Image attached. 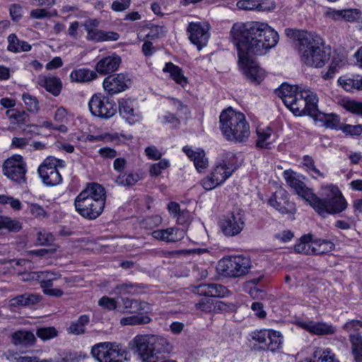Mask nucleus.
Wrapping results in <instances>:
<instances>
[{
	"label": "nucleus",
	"mask_w": 362,
	"mask_h": 362,
	"mask_svg": "<svg viewBox=\"0 0 362 362\" xmlns=\"http://www.w3.org/2000/svg\"><path fill=\"white\" fill-rule=\"evenodd\" d=\"M295 175L291 170L284 171L287 185L308 202L320 216L326 218L329 215L338 214L347 208V202L338 187L333 185L323 187L321 197H317Z\"/></svg>",
	"instance_id": "obj_1"
},
{
	"label": "nucleus",
	"mask_w": 362,
	"mask_h": 362,
	"mask_svg": "<svg viewBox=\"0 0 362 362\" xmlns=\"http://www.w3.org/2000/svg\"><path fill=\"white\" fill-rule=\"evenodd\" d=\"M285 34L298 42L300 59L306 65L320 68L329 60L330 48L325 47L323 40L319 35L292 28H286Z\"/></svg>",
	"instance_id": "obj_2"
},
{
	"label": "nucleus",
	"mask_w": 362,
	"mask_h": 362,
	"mask_svg": "<svg viewBox=\"0 0 362 362\" xmlns=\"http://www.w3.org/2000/svg\"><path fill=\"white\" fill-rule=\"evenodd\" d=\"M219 124L221 133L227 141L243 142L247 140V121L243 113L229 107L221 112Z\"/></svg>",
	"instance_id": "obj_3"
},
{
	"label": "nucleus",
	"mask_w": 362,
	"mask_h": 362,
	"mask_svg": "<svg viewBox=\"0 0 362 362\" xmlns=\"http://www.w3.org/2000/svg\"><path fill=\"white\" fill-rule=\"evenodd\" d=\"M132 344L135 351L146 362H157L158 354L171 350L168 339L158 335H138L134 338Z\"/></svg>",
	"instance_id": "obj_4"
},
{
	"label": "nucleus",
	"mask_w": 362,
	"mask_h": 362,
	"mask_svg": "<svg viewBox=\"0 0 362 362\" xmlns=\"http://www.w3.org/2000/svg\"><path fill=\"white\" fill-rule=\"evenodd\" d=\"M279 41V35L267 23H250V54L257 56L266 54L275 47Z\"/></svg>",
	"instance_id": "obj_5"
},
{
	"label": "nucleus",
	"mask_w": 362,
	"mask_h": 362,
	"mask_svg": "<svg viewBox=\"0 0 362 362\" xmlns=\"http://www.w3.org/2000/svg\"><path fill=\"white\" fill-rule=\"evenodd\" d=\"M230 35L238 50L239 69L246 78H249V28L247 23H234Z\"/></svg>",
	"instance_id": "obj_6"
},
{
	"label": "nucleus",
	"mask_w": 362,
	"mask_h": 362,
	"mask_svg": "<svg viewBox=\"0 0 362 362\" xmlns=\"http://www.w3.org/2000/svg\"><path fill=\"white\" fill-rule=\"evenodd\" d=\"M90 354L98 362H123L127 352L115 342H100L91 347Z\"/></svg>",
	"instance_id": "obj_7"
},
{
	"label": "nucleus",
	"mask_w": 362,
	"mask_h": 362,
	"mask_svg": "<svg viewBox=\"0 0 362 362\" xmlns=\"http://www.w3.org/2000/svg\"><path fill=\"white\" fill-rule=\"evenodd\" d=\"M65 165L63 160L49 156L39 166L38 173L46 185L55 186L62 181L59 169L64 168Z\"/></svg>",
	"instance_id": "obj_8"
},
{
	"label": "nucleus",
	"mask_w": 362,
	"mask_h": 362,
	"mask_svg": "<svg viewBox=\"0 0 362 362\" xmlns=\"http://www.w3.org/2000/svg\"><path fill=\"white\" fill-rule=\"evenodd\" d=\"M318 98L317 94L310 89L301 90L300 97L296 103L292 112L296 116L309 115L315 119L321 116L317 107Z\"/></svg>",
	"instance_id": "obj_9"
},
{
	"label": "nucleus",
	"mask_w": 362,
	"mask_h": 362,
	"mask_svg": "<svg viewBox=\"0 0 362 362\" xmlns=\"http://www.w3.org/2000/svg\"><path fill=\"white\" fill-rule=\"evenodd\" d=\"M88 107L93 116L103 119H109L114 116L117 106L114 100L101 93L94 94L89 100Z\"/></svg>",
	"instance_id": "obj_10"
},
{
	"label": "nucleus",
	"mask_w": 362,
	"mask_h": 362,
	"mask_svg": "<svg viewBox=\"0 0 362 362\" xmlns=\"http://www.w3.org/2000/svg\"><path fill=\"white\" fill-rule=\"evenodd\" d=\"M252 338L259 344L257 347L255 344L253 349L269 350L272 352L279 350L283 343L281 334L279 332L270 329H260L254 332Z\"/></svg>",
	"instance_id": "obj_11"
},
{
	"label": "nucleus",
	"mask_w": 362,
	"mask_h": 362,
	"mask_svg": "<svg viewBox=\"0 0 362 362\" xmlns=\"http://www.w3.org/2000/svg\"><path fill=\"white\" fill-rule=\"evenodd\" d=\"M217 270L223 276L239 277L248 272V267L245 258L235 256L221 259Z\"/></svg>",
	"instance_id": "obj_12"
},
{
	"label": "nucleus",
	"mask_w": 362,
	"mask_h": 362,
	"mask_svg": "<svg viewBox=\"0 0 362 362\" xmlns=\"http://www.w3.org/2000/svg\"><path fill=\"white\" fill-rule=\"evenodd\" d=\"M76 211L88 220L97 218L104 210L105 203L102 201H93L76 197L74 202Z\"/></svg>",
	"instance_id": "obj_13"
},
{
	"label": "nucleus",
	"mask_w": 362,
	"mask_h": 362,
	"mask_svg": "<svg viewBox=\"0 0 362 362\" xmlns=\"http://www.w3.org/2000/svg\"><path fill=\"white\" fill-rule=\"evenodd\" d=\"M209 25L201 22H191L187 28L190 42L197 46L199 50L206 47L209 39Z\"/></svg>",
	"instance_id": "obj_14"
},
{
	"label": "nucleus",
	"mask_w": 362,
	"mask_h": 362,
	"mask_svg": "<svg viewBox=\"0 0 362 362\" xmlns=\"http://www.w3.org/2000/svg\"><path fill=\"white\" fill-rule=\"evenodd\" d=\"M131 83V79L127 74L119 73L105 78L103 85L104 90L109 95H115L128 89Z\"/></svg>",
	"instance_id": "obj_15"
},
{
	"label": "nucleus",
	"mask_w": 362,
	"mask_h": 362,
	"mask_svg": "<svg viewBox=\"0 0 362 362\" xmlns=\"http://www.w3.org/2000/svg\"><path fill=\"white\" fill-rule=\"evenodd\" d=\"M21 158V156H18V159H7L3 165L4 174L17 183H21L25 180L26 165Z\"/></svg>",
	"instance_id": "obj_16"
},
{
	"label": "nucleus",
	"mask_w": 362,
	"mask_h": 362,
	"mask_svg": "<svg viewBox=\"0 0 362 362\" xmlns=\"http://www.w3.org/2000/svg\"><path fill=\"white\" fill-rule=\"evenodd\" d=\"M268 203L282 214H294L296 211L295 204L288 200V194L282 187L272 194Z\"/></svg>",
	"instance_id": "obj_17"
},
{
	"label": "nucleus",
	"mask_w": 362,
	"mask_h": 362,
	"mask_svg": "<svg viewBox=\"0 0 362 362\" xmlns=\"http://www.w3.org/2000/svg\"><path fill=\"white\" fill-rule=\"evenodd\" d=\"M245 226L242 211L231 213L221 220L220 226L226 235L234 236L239 234Z\"/></svg>",
	"instance_id": "obj_18"
},
{
	"label": "nucleus",
	"mask_w": 362,
	"mask_h": 362,
	"mask_svg": "<svg viewBox=\"0 0 362 362\" xmlns=\"http://www.w3.org/2000/svg\"><path fill=\"white\" fill-rule=\"evenodd\" d=\"M275 93L281 98L284 104L292 112L300 97L301 90H299L297 86L285 83L275 90Z\"/></svg>",
	"instance_id": "obj_19"
},
{
	"label": "nucleus",
	"mask_w": 362,
	"mask_h": 362,
	"mask_svg": "<svg viewBox=\"0 0 362 362\" xmlns=\"http://www.w3.org/2000/svg\"><path fill=\"white\" fill-rule=\"evenodd\" d=\"M122 62L121 57L115 53L101 58L95 65L97 74L107 75L117 71Z\"/></svg>",
	"instance_id": "obj_20"
},
{
	"label": "nucleus",
	"mask_w": 362,
	"mask_h": 362,
	"mask_svg": "<svg viewBox=\"0 0 362 362\" xmlns=\"http://www.w3.org/2000/svg\"><path fill=\"white\" fill-rule=\"evenodd\" d=\"M297 325L310 333L316 335H330L337 332V328L334 326L325 322L298 321Z\"/></svg>",
	"instance_id": "obj_21"
},
{
	"label": "nucleus",
	"mask_w": 362,
	"mask_h": 362,
	"mask_svg": "<svg viewBox=\"0 0 362 362\" xmlns=\"http://www.w3.org/2000/svg\"><path fill=\"white\" fill-rule=\"evenodd\" d=\"M135 101L129 98L119 101V112L129 124L135 123L141 118L139 114L135 112Z\"/></svg>",
	"instance_id": "obj_22"
},
{
	"label": "nucleus",
	"mask_w": 362,
	"mask_h": 362,
	"mask_svg": "<svg viewBox=\"0 0 362 362\" xmlns=\"http://www.w3.org/2000/svg\"><path fill=\"white\" fill-rule=\"evenodd\" d=\"M84 199H90L93 201H102L105 203L106 192L105 188L100 184L92 182L89 183L86 188L81 192L77 196Z\"/></svg>",
	"instance_id": "obj_23"
},
{
	"label": "nucleus",
	"mask_w": 362,
	"mask_h": 362,
	"mask_svg": "<svg viewBox=\"0 0 362 362\" xmlns=\"http://www.w3.org/2000/svg\"><path fill=\"white\" fill-rule=\"evenodd\" d=\"M182 151L187 157L194 162V165L199 172H201L208 167L209 161L206 158L204 150L200 148L194 150L191 147L186 146L183 147Z\"/></svg>",
	"instance_id": "obj_24"
},
{
	"label": "nucleus",
	"mask_w": 362,
	"mask_h": 362,
	"mask_svg": "<svg viewBox=\"0 0 362 362\" xmlns=\"http://www.w3.org/2000/svg\"><path fill=\"white\" fill-rule=\"evenodd\" d=\"M37 84L54 96H58L62 89V83L60 78L56 76H39Z\"/></svg>",
	"instance_id": "obj_25"
},
{
	"label": "nucleus",
	"mask_w": 362,
	"mask_h": 362,
	"mask_svg": "<svg viewBox=\"0 0 362 362\" xmlns=\"http://www.w3.org/2000/svg\"><path fill=\"white\" fill-rule=\"evenodd\" d=\"M11 341L15 346H30L35 344L36 338L35 334L30 331L18 330L11 334Z\"/></svg>",
	"instance_id": "obj_26"
},
{
	"label": "nucleus",
	"mask_w": 362,
	"mask_h": 362,
	"mask_svg": "<svg viewBox=\"0 0 362 362\" xmlns=\"http://www.w3.org/2000/svg\"><path fill=\"white\" fill-rule=\"evenodd\" d=\"M97 77V72L86 68L74 70L70 74L71 81L77 83H88Z\"/></svg>",
	"instance_id": "obj_27"
},
{
	"label": "nucleus",
	"mask_w": 362,
	"mask_h": 362,
	"mask_svg": "<svg viewBox=\"0 0 362 362\" xmlns=\"http://www.w3.org/2000/svg\"><path fill=\"white\" fill-rule=\"evenodd\" d=\"M41 300V297L39 295L24 293L22 295L17 296L10 300L11 305L17 306H30L39 303Z\"/></svg>",
	"instance_id": "obj_28"
},
{
	"label": "nucleus",
	"mask_w": 362,
	"mask_h": 362,
	"mask_svg": "<svg viewBox=\"0 0 362 362\" xmlns=\"http://www.w3.org/2000/svg\"><path fill=\"white\" fill-rule=\"evenodd\" d=\"M8 43L7 49L14 53L28 52L32 48L28 42L19 40L16 34L8 35Z\"/></svg>",
	"instance_id": "obj_29"
},
{
	"label": "nucleus",
	"mask_w": 362,
	"mask_h": 362,
	"mask_svg": "<svg viewBox=\"0 0 362 362\" xmlns=\"http://www.w3.org/2000/svg\"><path fill=\"white\" fill-rule=\"evenodd\" d=\"M177 232L178 229L170 227L166 229L153 230L151 235L156 240L167 243H174L178 240Z\"/></svg>",
	"instance_id": "obj_30"
},
{
	"label": "nucleus",
	"mask_w": 362,
	"mask_h": 362,
	"mask_svg": "<svg viewBox=\"0 0 362 362\" xmlns=\"http://www.w3.org/2000/svg\"><path fill=\"white\" fill-rule=\"evenodd\" d=\"M163 71L164 72H168L172 79L174 80L177 84L181 85L182 87L187 85V79L183 75L182 70L179 66L173 64L171 62H168L165 64Z\"/></svg>",
	"instance_id": "obj_31"
},
{
	"label": "nucleus",
	"mask_w": 362,
	"mask_h": 362,
	"mask_svg": "<svg viewBox=\"0 0 362 362\" xmlns=\"http://www.w3.org/2000/svg\"><path fill=\"white\" fill-rule=\"evenodd\" d=\"M257 139L256 146L259 148H270L271 142L269 141L272 133V129L269 127L265 128L257 127L256 129Z\"/></svg>",
	"instance_id": "obj_32"
},
{
	"label": "nucleus",
	"mask_w": 362,
	"mask_h": 362,
	"mask_svg": "<svg viewBox=\"0 0 362 362\" xmlns=\"http://www.w3.org/2000/svg\"><path fill=\"white\" fill-rule=\"evenodd\" d=\"M266 77V71L259 63L250 58V83L259 85Z\"/></svg>",
	"instance_id": "obj_33"
},
{
	"label": "nucleus",
	"mask_w": 362,
	"mask_h": 362,
	"mask_svg": "<svg viewBox=\"0 0 362 362\" xmlns=\"http://www.w3.org/2000/svg\"><path fill=\"white\" fill-rule=\"evenodd\" d=\"M90 322V317L88 315H81L76 320L73 321L67 330L69 334L81 335L86 332V327Z\"/></svg>",
	"instance_id": "obj_34"
},
{
	"label": "nucleus",
	"mask_w": 362,
	"mask_h": 362,
	"mask_svg": "<svg viewBox=\"0 0 362 362\" xmlns=\"http://www.w3.org/2000/svg\"><path fill=\"white\" fill-rule=\"evenodd\" d=\"M313 235L307 234L303 235L299 243L295 245L294 250L297 253L303 254L307 255H313Z\"/></svg>",
	"instance_id": "obj_35"
},
{
	"label": "nucleus",
	"mask_w": 362,
	"mask_h": 362,
	"mask_svg": "<svg viewBox=\"0 0 362 362\" xmlns=\"http://www.w3.org/2000/svg\"><path fill=\"white\" fill-rule=\"evenodd\" d=\"M349 341L351 352L356 362H362V336L356 333L350 334Z\"/></svg>",
	"instance_id": "obj_36"
},
{
	"label": "nucleus",
	"mask_w": 362,
	"mask_h": 362,
	"mask_svg": "<svg viewBox=\"0 0 362 362\" xmlns=\"http://www.w3.org/2000/svg\"><path fill=\"white\" fill-rule=\"evenodd\" d=\"M6 115L9 119L14 120V124L18 126L26 124L30 122V116L25 110L14 108L7 110Z\"/></svg>",
	"instance_id": "obj_37"
},
{
	"label": "nucleus",
	"mask_w": 362,
	"mask_h": 362,
	"mask_svg": "<svg viewBox=\"0 0 362 362\" xmlns=\"http://www.w3.org/2000/svg\"><path fill=\"white\" fill-rule=\"evenodd\" d=\"M334 248V243L329 240L316 239L313 241V255H322L331 252Z\"/></svg>",
	"instance_id": "obj_38"
},
{
	"label": "nucleus",
	"mask_w": 362,
	"mask_h": 362,
	"mask_svg": "<svg viewBox=\"0 0 362 362\" xmlns=\"http://www.w3.org/2000/svg\"><path fill=\"white\" fill-rule=\"evenodd\" d=\"M361 16V11L358 9H347L334 11L332 12V17L334 19H344L349 22H354Z\"/></svg>",
	"instance_id": "obj_39"
},
{
	"label": "nucleus",
	"mask_w": 362,
	"mask_h": 362,
	"mask_svg": "<svg viewBox=\"0 0 362 362\" xmlns=\"http://www.w3.org/2000/svg\"><path fill=\"white\" fill-rule=\"evenodd\" d=\"M223 165L216 163L211 174L222 185L232 174L231 168H226V164Z\"/></svg>",
	"instance_id": "obj_40"
},
{
	"label": "nucleus",
	"mask_w": 362,
	"mask_h": 362,
	"mask_svg": "<svg viewBox=\"0 0 362 362\" xmlns=\"http://www.w3.org/2000/svg\"><path fill=\"white\" fill-rule=\"evenodd\" d=\"M151 322V318L146 315H136L126 317H122L120 320V324L122 326L127 325H139L148 324Z\"/></svg>",
	"instance_id": "obj_41"
},
{
	"label": "nucleus",
	"mask_w": 362,
	"mask_h": 362,
	"mask_svg": "<svg viewBox=\"0 0 362 362\" xmlns=\"http://www.w3.org/2000/svg\"><path fill=\"white\" fill-rule=\"evenodd\" d=\"M122 303L123 305L124 312L131 314L138 313L144 310L143 303L137 300L130 299L128 298H122Z\"/></svg>",
	"instance_id": "obj_42"
},
{
	"label": "nucleus",
	"mask_w": 362,
	"mask_h": 362,
	"mask_svg": "<svg viewBox=\"0 0 362 362\" xmlns=\"http://www.w3.org/2000/svg\"><path fill=\"white\" fill-rule=\"evenodd\" d=\"M275 8V3L270 0H250V11H270Z\"/></svg>",
	"instance_id": "obj_43"
},
{
	"label": "nucleus",
	"mask_w": 362,
	"mask_h": 362,
	"mask_svg": "<svg viewBox=\"0 0 362 362\" xmlns=\"http://www.w3.org/2000/svg\"><path fill=\"white\" fill-rule=\"evenodd\" d=\"M339 103L346 110L354 114L362 115V103L344 98Z\"/></svg>",
	"instance_id": "obj_44"
},
{
	"label": "nucleus",
	"mask_w": 362,
	"mask_h": 362,
	"mask_svg": "<svg viewBox=\"0 0 362 362\" xmlns=\"http://www.w3.org/2000/svg\"><path fill=\"white\" fill-rule=\"evenodd\" d=\"M22 100L24 102L25 107L29 112L34 113L38 112L40 109L39 102L36 97L30 95L28 93H24L22 95Z\"/></svg>",
	"instance_id": "obj_45"
},
{
	"label": "nucleus",
	"mask_w": 362,
	"mask_h": 362,
	"mask_svg": "<svg viewBox=\"0 0 362 362\" xmlns=\"http://www.w3.org/2000/svg\"><path fill=\"white\" fill-rule=\"evenodd\" d=\"M36 335L42 341H47L57 337L58 331L54 327H40L37 329Z\"/></svg>",
	"instance_id": "obj_46"
},
{
	"label": "nucleus",
	"mask_w": 362,
	"mask_h": 362,
	"mask_svg": "<svg viewBox=\"0 0 362 362\" xmlns=\"http://www.w3.org/2000/svg\"><path fill=\"white\" fill-rule=\"evenodd\" d=\"M22 228L21 223L16 219H11L10 217L4 216L1 223V229H6L9 232L17 233Z\"/></svg>",
	"instance_id": "obj_47"
},
{
	"label": "nucleus",
	"mask_w": 362,
	"mask_h": 362,
	"mask_svg": "<svg viewBox=\"0 0 362 362\" xmlns=\"http://www.w3.org/2000/svg\"><path fill=\"white\" fill-rule=\"evenodd\" d=\"M115 293L118 295L134 294L137 292V286L132 283L121 284L115 286Z\"/></svg>",
	"instance_id": "obj_48"
},
{
	"label": "nucleus",
	"mask_w": 362,
	"mask_h": 362,
	"mask_svg": "<svg viewBox=\"0 0 362 362\" xmlns=\"http://www.w3.org/2000/svg\"><path fill=\"white\" fill-rule=\"evenodd\" d=\"M317 119L325 121V125L331 129H337L339 127V119L336 115H324L322 113Z\"/></svg>",
	"instance_id": "obj_49"
},
{
	"label": "nucleus",
	"mask_w": 362,
	"mask_h": 362,
	"mask_svg": "<svg viewBox=\"0 0 362 362\" xmlns=\"http://www.w3.org/2000/svg\"><path fill=\"white\" fill-rule=\"evenodd\" d=\"M30 213L35 218H44L48 216L46 210L40 204L36 203L30 204L28 206Z\"/></svg>",
	"instance_id": "obj_50"
},
{
	"label": "nucleus",
	"mask_w": 362,
	"mask_h": 362,
	"mask_svg": "<svg viewBox=\"0 0 362 362\" xmlns=\"http://www.w3.org/2000/svg\"><path fill=\"white\" fill-rule=\"evenodd\" d=\"M211 286L212 288L210 294L213 298H224L230 293L228 288L221 284H211Z\"/></svg>",
	"instance_id": "obj_51"
},
{
	"label": "nucleus",
	"mask_w": 362,
	"mask_h": 362,
	"mask_svg": "<svg viewBox=\"0 0 362 362\" xmlns=\"http://www.w3.org/2000/svg\"><path fill=\"white\" fill-rule=\"evenodd\" d=\"M235 160V156L232 152H225L222 154L221 159L217 163V164L223 165L222 163L226 164V168H231V171H234L235 167L234 166L233 161Z\"/></svg>",
	"instance_id": "obj_52"
},
{
	"label": "nucleus",
	"mask_w": 362,
	"mask_h": 362,
	"mask_svg": "<svg viewBox=\"0 0 362 362\" xmlns=\"http://www.w3.org/2000/svg\"><path fill=\"white\" fill-rule=\"evenodd\" d=\"M201 185L206 190H211L221 184L210 173L202 180Z\"/></svg>",
	"instance_id": "obj_53"
},
{
	"label": "nucleus",
	"mask_w": 362,
	"mask_h": 362,
	"mask_svg": "<svg viewBox=\"0 0 362 362\" xmlns=\"http://www.w3.org/2000/svg\"><path fill=\"white\" fill-rule=\"evenodd\" d=\"M37 240L40 245H49L54 241V238L51 233L43 230L37 233Z\"/></svg>",
	"instance_id": "obj_54"
},
{
	"label": "nucleus",
	"mask_w": 362,
	"mask_h": 362,
	"mask_svg": "<svg viewBox=\"0 0 362 362\" xmlns=\"http://www.w3.org/2000/svg\"><path fill=\"white\" fill-rule=\"evenodd\" d=\"M170 166V163L168 160H162L158 163H154L151 166L150 173L152 175H159L163 170L168 168Z\"/></svg>",
	"instance_id": "obj_55"
},
{
	"label": "nucleus",
	"mask_w": 362,
	"mask_h": 362,
	"mask_svg": "<svg viewBox=\"0 0 362 362\" xmlns=\"http://www.w3.org/2000/svg\"><path fill=\"white\" fill-rule=\"evenodd\" d=\"M195 307L197 310L208 313L214 308V303L211 298H202L196 303Z\"/></svg>",
	"instance_id": "obj_56"
},
{
	"label": "nucleus",
	"mask_w": 362,
	"mask_h": 362,
	"mask_svg": "<svg viewBox=\"0 0 362 362\" xmlns=\"http://www.w3.org/2000/svg\"><path fill=\"white\" fill-rule=\"evenodd\" d=\"M98 305L109 310H113L117 308L116 300L107 296L102 297L98 301Z\"/></svg>",
	"instance_id": "obj_57"
},
{
	"label": "nucleus",
	"mask_w": 362,
	"mask_h": 362,
	"mask_svg": "<svg viewBox=\"0 0 362 362\" xmlns=\"http://www.w3.org/2000/svg\"><path fill=\"white\" fill-rule=\"evenodd\" d=\"M10 16L13 21H18L22 18V6L17 4H13L9 8Z\"/></svg>",
	"instance_id": "obj_58"
},
{
	"label": "nucleus",
	"mask_w": 362,
	"mask_h": 362,
	"mask_svg": "<svg viewBox=\"0 0 362 362\" xmlns=\"http://www.w3.org/2000/svg\"><path fill=\"white\" fill-rule=\"evenodd\" d=\"M344 133L351 136H359L362 134V124H346L343 129Z\"/></svg>",
	"instance_id": "obj_59"
},
{
	"label": "nucleus",
	"mask_w": 362,
	"mask_h": 362,
	"mask_svg": "<svg viewBox=\"0 0 362 362\" xmlns=\"http://www.w3.org/2000/svg\"><path fill=\"white\" fill-rule=\"evenodd\" d=\"M30 16L34 19H43L49 18L51 15L45 8H35L30 11Z\"/></svg>",
	"instance_id": "obj_60"
},
{
	"label": "nucleus",
	"mask_w": 362,
	"mask_h": 362,
	"mask_svg": "<svg viewBox=\"0 0 362 362\" xmlns=\"http://www.w3.org/2000/svg\"><path fill=\"white\" fill-rule=\"evenodd\" d=\"M250 308L255 312V315L260 318L264 319L267 316V313L264 310V305L262 303L255 302L252 304Z\"/></svg>",
	"instance_id": "obj_61"
},
{
	"label": "nucleus",
	"mask_w": 362,
	"mask_h": 362,
	"mask_svg": "<svg viewBox=\"0 0 362 362\" xmlns=\"http://www.w3.org/2000/svg\"><path fill=\"white\" fill-rule=\"evenodd\" d=\"M165 28L163 26L152 25L150 28V31L146 34V37L149 39H155L160 37V35L165 32Z\"/></svg>",
	"instance_id": "obj_62"
},
{
	"label": "nucleus",
	"mask_w": 362,
	"mask_h": 362,
	"mask_svg": "<svg viewBox=\"0 0 362 362\" xmlns=\"http://www.w3.org/2000/svg\"><path fill=\"white\" fill-rule=\"evenodd\" d=\"M160 119L162 123L170 124L173 127H177L180 124V120L173 114L170 112H168Z\"/></svg>",
	"instance_id": "obj_63"
},
{
	"label": "nucleus",
	"mask_w": 362,
	"mask_h": 362,
	"mask_svg": "<svg viewBox=\"0 0 362 362\" xmlns=\"http://www.w3.org/2000/svg\"><path fill=\"white\" fill-rule=\"evenodd\" d=\"M362 328V322L360 320H353L347 322L343 326V329L346 332L358 331Z\"/></svg>",
	"instance_id": "obj_64"
}]
</instances>
